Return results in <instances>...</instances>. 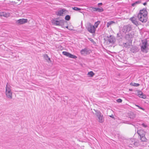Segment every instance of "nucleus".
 <instances>
[{"instance_id": "nucleus-1", "label": "nucleus", "mask_w": 149, "mask_h": 149, "mask_svg": "<svg viewBox=\"0 0 149 149\" xmlns=\"http://www.w3.org/2000/svg\"><path fill=\"white\" fill-rule=\"evenodd\" d=\"M147 12L146 10H140L138 15V17L139 21L142 22H146L147 20Z\"/></svg>"}, {"instance_id": "nucleus-2", "label": "nucleus", "mask_w": 149, "mask_h": 149, "mask_svg": "<svg viewBox=\"0 0 149 149\" xmlns=\"http://www.w3.org/2000/svg\"><path fill=\"white\" fill-rule=\"evenodd\" d=\"M11 88V86L7 83L6 87V94L7 97L10 99L12 98V93Z\"/></svg>"}, {"instance_id": "nucleus-3", "label": "nucleus", "mask_w": 149, "mask_h": 149, "mask_svg": "<svg viewBox=\"0 0 149 149\" xmlns=\"http://www.w3.org/2000/svg\"><path fill=\"white\" fill-rule=\"evenodd\" d=\"M95 112V115L96 116L99 122L103 123L104 121V119L103 115L99 111L94 109Z\"/></svg>"}, {"instance_id": "nucleus-4", "label": "nucleus", "mask_w": 149, "mask_h": 149, "mask_svg": "<svg viewBox=\"0 0 149 149\" xmlns=\"http://www.w3.org/2000/svg\"><path fill=\"white\" fill-rule=\"evenodd\" d=\"M86 28L88 31L91 33H94L95 31V28L91 23L88 22L86 24Z\"/></svg>"}, {"instance_id": "nucleus-5", "label": "nucleus", "mask_w": 149, "mask_h": 149, "mask_svg": "<svg viewBox=\"0 0 149 149\" xmlns=\"http://www.w3.org/2000/svg\"><path fill=\"white\" fill-rule=\"evenodd\" d=\"M131 30V28L128 25L124 26L121 29V32H122L123 34H128V33Z\"/></svg>"}, {"instance_id": "nucleus-6", "label": "nucleus", "mask_w": 149, "mask_h": 149, "mask_svg": "<svg viewBox=\"0 0 149 149\" xmlns=\"http://www.w3.org/2000/svg\"><path fill=\"white\" fill-rule=\"evenodd\" d=\"M142 43L141 45V50L143 52L146 53V49L147 48V42L146 40L142 41Z\"/></svg>"}, {"instance_id": "nucleus-7", "label": "nucleus", "mask_w": 149, "mask_h": 149, "mask_svg": "<svg viewBox=\"0 0 149 149\" xmlns=\"http://www.w3.org/2000/svg\"><path fill=\"white\" fill-rule=\"evenodd\" d=\"M63 22V21L60 20L58 18H56L52 21V23L56 25H62Z\"/></svg>"}, {"instance_id": "nucleus-8", "label": "nucleus", "mask_w": 149, "mask_h": 149, "mask_svg": "<svg viewBox=\"0 0 149 149\" xmlns=\"http://www.w3.org/2000/svg\"><path fill=\"white\" fill-rule=\"evenodd\" d=\"M28 22V19H19L16 22V24L18 25H21L26 23Z\"/></svg>"}, {"instance_id": "nucleus-9", "label": "nucleus", "mask_w": 149, "mask_h": 149, "mask_svg": "<svg viewBox=\"0 0 149 149\" xmlns=\"http://www.w3.org/2000/svg\"><path fill=\"white\" fill-rule=\"evenodd\" d=\"M130 19L132 21V22L136 26L140 24L138 21V19L135 17H132L130 18Z\"/></svg>"}, {"instance_id": "nucleus-10", "label": "nucleus", "mask_w": 149, "mask_h": 149, "mask_svg": "<svg viewBox=\"0 0 149 149\" xmlns=\"http://www.w3.org/2000/svg\"><path fill=\"white\" fill-rule=\"evenodd\" d=\"M81 54L84 55L88 54L90 53V50L88 49L85 48L81 51Z\"/></svg>"}, {"instance_id": "nucleus-11", "label": "nucleus", "mask_w": 149, "mask_h": 149, "mask_svg": "<svg viewBox=\"0 0 149 149\" xmlns=\"http://www.w3.org/2000/svg\"><path fill=\"white\" fill-rule=\"evenodd\" d=\"M108 41L110 43H113L116 41L115 38L113 36H110L109 37H108Z\"/></svg>"}, {"instance_id": "nucleus-12", "label": "nucleus", "mask_w": 149, "mask_h": 149, "mask_svg": "<svg viewBox=\"0 0 149 149\" xmlns=\"http://www.w3.org/2000/svg\"><path fill=\"white\" fill-rule=\"evenodd\" d=\"M65 11V10L62 9L58 10L56 12V14L57 15L62 16L64 14V12Z\"/></svg>"}, {"instance_id": "nucleus-13", "label": "nucleus", "mask_w": 149, "mask_h": 149, "mask_svg": "<svg viewBox=\"0 0 149 149\" xmlns=\"http://www.w3.org/2000/svg\"><path fill=\"white\" fill-rule=\"evenodd\" d=\"M91 8H92V10L94 12L98 11L99 12H100L103 11L104 10L102 8H99L92 7H91Z\"/></svg>"}, {"instance_id": "nucleus-14", "label": "nucleus", "mask_w": 149, "mask_h": 149, "mask_svg": "<svg viewBox=\"0 0 149 149\" xmlns=\"http://www.w3.org/2000/svg\"><path fill=\"white\" fill-rule=\"evenodd\" d=\"M138 95L139 97L143 99H145L146 98V95L141 91H139L138 92Z\"/></svg>"}, {"instance_id": "nucleus-15", "label": "nucleus", "mask_w": 149, "mask_h": 149, "mask_svg": "<svg viewBox=\"0 0 149 149\" xmlns=\"http://www.w3.org/2000/svg\"><path fill=\"white\" fill-rule=\"evenodd\" d=\"M131 142L132 143L134 142L133 143H132V144H133L134 145L136 146H137L139 145V141H135L134 139H132L130 141V143H131Z\"/></svg>"}, {"instance_id": "nucleus-16", "label": "nucleus", "mask_w": 149, "mask_h": 149, "mask_svg": "<svg viewBox=\"0 0 149 149\" xmlns=\"http://www.w3.org/2000/svg\"><path fill=\"white\" fill-rule=\"evenodd\" d=\"M66 56L69 57L71 58H76L77 57L75 56L72 55L68 52H66Z\"/></svg>"}, {"instance_id": "nucleus-17", "label": "nucleus", "mask_w": 149, "mask_h": 149, "mask_svg": "<svg viewBox=\"0 0 149 149\" xmlns=\"http://www.w3.org/2000/svg\"><path fill=\"white\" fill-rule=\"evenodd\" d=\"M137 132L140 136L145 135V131H137Z\"/></svg>"}, {"instance_id": "nucleus-18", "label": "nucleus", "mask_w": 149, "mask_h": 149, "mask_svg": "<svg viewBox=\"0 0 149 149\" xmlns=\"http://www.w3.org/2000/svg\"><path fill=\"white\" fill-rule=\"evenodd\" d=\"M116 22L114 21H111L107 23V28L111 26L113 24H115Z\"/></svg>"}, {"instance_id": "nucleus-19", "label": "nucleus", "mask_w": 149, "mask_h": 149, "mask_svg": "<svg viewBox=\"0 0 149 149\" xmlns=\"http://www.w3.org/2000/svg\"><path fill=\"white\" fill-rule=\"evenodd\" d=\"M100 21H97V22H95V23L94 25V26L95 27V29H96V28H97L98 27V26L100 23Z\"/></svg>"}, {"instance_id": "nucleus-20", "label": "nucleus", "mask_w": 149, "mask_h": 149, "mask_svg": "<svg viewBox=\"0 0 149 149\" xmlns=\"http://www.w3.org/2000/svg\"><path fill=\"white\" fill-rule=\"evenodd\" d=\"M44 57L47 61H50V58H49L47 54H45L44 56Z\"/></svg>"}, {"instance_id": "nucleus-21", "label": "nucleus", "mask_w": 149, "mask_h": 149, "mask_svg": "<svg viewBox=\"0 0 149 149\" xmlns=\"http://www.w3.org/2000/svg\"><path fill=\"white\" fill-rule=\"evenodd\" d=\"M88 74L89 77H92L94 75V74L92 71H90L88 72Z\"/></svg>"}, {"instance_id": "nucleus-22", "label": "nucleus", "mask_w": 149, "mask_h": 149, "mask_svg": "<svg viewBox=\"0 0 149 149\" xmlns=\"http://www.w3.org/2000/svg\"><path fill=\"white\" fill-rule=\"evenodd\" d=\"M141 140L142 141H145L146 140V138L145 136H140Z\"/></svg>"}, {"instance_id": "nucleus-23", "label": "nucleus", "mask_w": 149, "mask_h": 149, "mask_svg": "<svg viewBox=\"0 0 149 149\" xmlns=\"http://www.w3.org/2000/svg\"><path fill=\"white\" fill-rule=\"evenodd\" d=\"M66 28L67 29H68V30H72L73 29V27L72 26H66Z\"/></svg>"}, {"instance_id": "nucleus-24", "label": "nucleus", "mask_w": 149, "mask_h": 149, "mask_svg": "<svg viewBox=\"0 0 149 149\" xmlns=\"http://www.w3.org/2000/svg\"><path fill=\"white\" fill-rule=\"evenodd\" d=\"M140 2L139 1H136L135 3H134L132 4V6H135L136 5L140 3Z\"/></svg>"}, {"instance_id": "nucleus-25", "label": "nucleus", "mask_w": 149, "mask_h": 149, "mask_svg": "<svg viewBox=\"0 0 149 149\" xmlns=\"http://www.w3.org/2000/svg\"><path fill=\"white\" fill-rule=\"evenodd\" d=\"M130 84L134 86H138L139 85V84L135 83H131Z\"/></svg>"}, {"instance_id": "nucleus-26", "label": "nucleus", "mask_w": 149, "mask_h": 149, "mask_svg": "<svg viewBox=\"0 0 149 149\" xmlns=\"http://www.w3.org/2000/svg\"><path fill=\"white\" fill-rule=\"evenodd\" d=\"M70 19V16L69 15H67L66 16V20H69Z\"/></svg>"}, {"instance_id": "nucleus-27", "label": "nucleus", "mask_w": 149, "mask_h": 149, "mask_svg": "<svg viewBox=\"0 0 149 149\" xmlns=\"http://www.w3.org/2000/svg\"><path fill=\"white\" fill-rule=\"evenodd\" d=\"M73 9L76 11H78L81 10V9L80 8H78L76 7H74L73 8Z\"/></svg>"}, {"instance_id": "nucleus-28", "label": "nucleus", "mask_w": 149, "mask_h": 149, "mask_svg": "<svg viewBox=\"0 0 149 149\" xmlns=\"http://www.w3.org/2000/svg\"><path fill=\"white\" fill-rule=\"evenodd\" d=\"M136 106L138 107L139 109H142L143 110H144V109L143 108H142L141 107H140V106H139V105H136Z\"/></svg>"}, {"instance_id": "nucleus-29", "label": "nucleus", "mask_w": 149, "mask_h": 149, "mask_svg": "<svg viewBox=\"0 0 149 149\" xmlns=\"http://www.w3.org/2000/svg\"><path fill=\"white\" fill-rule=\"evenodd\" d=\"M117 101L118 102H122V100L120 99H119L117 100Z\"/></svg>"}, {"instance_id": "nucleus-30", "label": "nucleus", "mask_w": 149, "mask_h": 149, "mask_svg": "<svg viewBox=\"0 0 149 149\" xmlns=\"http://www.w3.org/2000/svg\"><path fill=\"white\" fill-rule=\"evenodd\" d=\"M142 125L144 127H147V126L145 124H144V123H143L142 124Z\"/></svg>"}, {"instance_id": "nucleus-31", "label": "nucleus", "mask_w": 149, "mask_h": 149, "mask_svg": "<svg viewBox=\"0 0 149 149\" xmlns=\"http://www.w3.org/2000/svg\"><path fill=\"white\" fill-rule=\"evenodd\" d=\"M102 5V3H98V6H100V5Z\"/></svg>"}, {"instance_id": "nucleus-32", "label": "nucleus", "mask_w": 149, "mask_h": 149, "mask_svg": "<svg viewBox=\"0 0 149 149\" xmlns=\"http://www.w3.org/2000/svg\"><path fill=\"white\" fill-rule=\"evenodd\" d=\"M128 35L129 36L130 38H132L133 37V35Z\"/></svg>"}, {"instance_id": "nucleus-33", "label": "nucleus", "mask_w": 149, "mask_h": 149, "mask_svg": "<svg viewBox=\"0 0 149 149\" xmlns=\"http://www.w3.org/2000/svg\"><path fill=\"white\" fill-rule=\"evenodd\" d=\"M62 53L64 55H65V51L62 52Z\"/></svg>"}, {"instance_id": "nucleus-34", "label": "nucleus", "mask_w": 149, "mask_h": 149, "mask_svg": "<svg viewBox=\"0 0 149 149\" xmlns=\"http://www.w3.org/2000/svg\"><path fill=\"white\" fill-rule=\"evenodd\" d=\"M143 4L144 5H146L147 4V3H146V2L144 3H143Z\"/></svg>"}, {"instance_id": "nucleus-35", "label": "nucleus", "mask_w": 149, "mask_h": 149, "mask_svg": "<svg viewBox=\"0 0 149 149\" xmlns=\"http://www.w3.org/2000/svg\"><path fill=\"white\" fill-rule=\"evenodd\" d=\"M112 116V115L111 116H110V117L113 118L114 117L113 116Z\"/></svg>"}, {"instance_id": "nucleus-36", "label": "nucleus", "mask_w": 149, "mask_h": 149, "mask_svg": "<svg viewBox=\"0 0 149 149\" xmlns=\"http://www.w3.org/2000/svg\"><path fill=\"white\" fill-rule=\"evenodd\" d=\"M90 40L91 41V42H93V40L92 39H91Z\"/></svg>"}, {"instance_id": "nucleus-37", "label": "nucleus", "mask_w": 149, "mask_h": 149, "mask_svg": "<svg viewBox=\"0 0 149 149\" xmlns=\"http://www.w3.org/2000/svg\"><path fill=\"white\" fill-rule=\"evenodd\" d=\"M18 1H19L20 0H17Z\"/></svg>"}]
</instances>
